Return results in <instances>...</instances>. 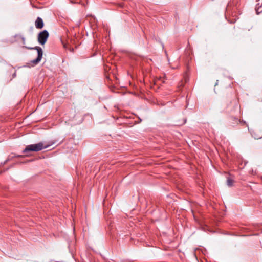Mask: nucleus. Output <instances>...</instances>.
I'll return each mask as SVG.
<instances>
[{
	"instance_id": "obj_7",
	"label": "nucleus",
	"mask_w": 262,
	"mask_h": 262,
	"mask_svg": "<svg viewBox=\"0 0 262 262\" xmlns=\"http://www.w3.org/2000/svg\"><path fill=\"white\" fill-rule=\"evenodd\" d=\"M17 157H23V156L18 155V156H17Z\"/></svg>"
},
{
	"instance_id": "obj_4",
	"label": "nucleus",
	"mask_w": 262,
	"mask_h": 262,
	"mask_svg": "<svg viewBox=\"0 0 262 262\" xmlns=\"http://www.w3.org/2000/svg\"><path fill=\"white\" fill-rule=\"evenodd\" d=\"M35 27L37 29H41L43 27V22L40 17H37L35 23Z\"/></svg>"
},
{
	"instance_id": "obj_3",
	"label": "nucleus",
	"mask_w": 262,
	"mask_h": 262,
	"mask_svg": "<svg viewBox=\"0 0 262 262\" xmlns=\"http://www.w3.org/2000/svg\"><path fill=\"white\" fill-rule=\"evenodd\" d=\"M29 49L37 50V54H38L37 57L35 59L31 61L32 63H33L34 64H35V65L37 64V63H38L40 62V61L41 60V59L42 57L43 52H42V50L41 48L39 47H36L35 48H29Z\"/></svg>"
},
{
	"instance_id": "obj_2",
	"label": "nucleus",
	"mask_w": 262,
	"mask_h": 262,
	"mask_svg": "<svg viewBox=\"0 0 262 262\" xmlns=\"http://www.w3.org/2000/svg\"><path fill=\"white\" fill-rule=\"evenodd\" d=\"M49 34L47 30H43L40 32L38 35V41L41 45H43L46 42Z\"/></svg>"
},
{
	"instance_id": "obj_1",
	"label": "nucleus",
	"mask_w": 262,
	"mask_h": 262,
	"mask_svg": "<svg viewBox=\"0 0 262 262\" xmlns=\"http://www.w3.org/2000/svg\"><path fill=\"white\" fill-rule=\"evenodd\" d=\"M49 144H44L43 142H39L35 144L27 145L23 150V153L27 154L29 151H39L43 149H46L50 146Z\"/></svg>"
},
{
	"instance_id": "obj_5",
	"label": "nucleus",
	"mask_w": 262,
	"mask_h": 262,
	"mask_svg": "<svg viewBox=\"0 0 262 262\" xmlns=\"http://www.w3.org/2000/svg\"><path fill=\"white\" fill-rule=\"evenodd\" d=\"M233 182H234L233 180H232L231 179L228 178L227 179V183L228 186H232L233 184Z\"/></svg>"
},
{
	"instance_id": "obj_6",
	"label": "nucleus",
	"mask_w": 262,
	"mask_h": 262,
	"mask_svg": "<svg viewBox=\"0 0 262 262\" xmlns=\"http://www.w3.org/2000/svg\"><path fill=\"white\" fill-rule=\"evenodd\" d=\"M72 3H79L81 0H70Z\"/></svg>"
}]
</instances>
